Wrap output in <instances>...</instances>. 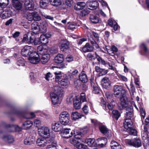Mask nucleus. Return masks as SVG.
Listing matches in <instances>:
<instances>
[{
    "mask_svg": "<svg viewBox=\"0 0 149 149\" xmlns=\"http://www.w3.org/2000/svg\"><path fill=\"white\" fill-rule=\"evenodd\" d=\"M71 143L73 144L74 146L76 148L80 143L75 139H73L71 141Z\"/></svg>",
    "mask_w": 149,
    "mask_h": 149,
    "instance_id": "59",
    "label": "nucleus"
},
{
    "mask_svg": "<svg viewBox=\"0 0 149 149\" xmlns=\"http://www.w3.org/2000/svg\"><path fill=\"white\" fill-rule=\"evenodd\" d=\"M41 19L40 16L37 13L33 12V20L39 21Z\"/></svg>",
    "mask_w": 149,
    "mask_h": 149,
    "instance_id": "51",
    "label": "nucleus"
},
{
    "mask_svg": "<svg viewBox=\"0 0 149 149\" xmlns=\"http://www.w3.org/2000/svg\"><path fill=\"white\" fill-rule=\"evenodd\" d=\"M31 29L34 33L36 34L39 31V26L38 23L34 22L31 24Z\"/></svg>",
    "mask_w": 149,
    "mask_h": 149,
    "instance_id": "36",
    "label": "nucleus"
},
{
    "mask_svg": "<svg viewBox=\"0 0 149 149\" xmlns=\"http://www.w3.org/2000/svg\"><path fill=\"white\" fill-rule=\"evenodd\" d=\"M99 142L98 144L99 147H102L105 145L107 142V139L105 137H102L98 138L97 139Z\"/></svg>",
    "mask_w": 149,
    "mask_h": 149,
    "instance_id": "28",
    "label": "nucleus"
},
{
    "mask_svg": "<svg viewBox=\"0 0 149 149\" xmlns=\"http://www.w3.org/2000/svg\"><path fill=\"white\" fill-rule=\"evenodd\" d=\"M90 31H88V41L91 43L94 48L98 49L99 48V45L95 42L94 40L92 37V36L90 33Z\"/></svg>",
    "mask_w": 149,
    "mask_h": 149,
    "instance_id": "18",
    "label": "nucleus"
},
{
    "mask_svg": "<svg viewBox=\"0 0 149 149\" xmlns=\"http://www.w3.org/2000/svg\"><path fill=\"white\" fill-rule=\"evenodd\" d=\"M114 94L116 95H118L120 94H124L126 92V91L121 85H115L113 87Z\"/></svg>",
    "mask_w": 149,
    "mask_h": 149,
    "instance_id": "8",
    "label": "nucleus"
},
{
    "mask_svg": "<svg viewBox=\"0 0 149 149\" xmlns=\"http://www.w3.org/2000/svg\"><path fill=\"white\" fill-rule=\"evenodd\" d=\"M55 75V80L56 82L58 81L62 77V73L61 71H57L54 73Z\"/></svg>",
    "mask_w": 149,
    "mask_h": 149,
    "instance_id": "47",
    "label": "nucleus"
},
{
    "mask_svg": "<svg viewBox=\"0 0 149 149\" xmlns=\"http://www.w3.org/2000/svg\"><path fill=\"white\" fill-rule=\"evenodd\" d=\"M54 92L51 94V97L53 104H57L59 103V97L63 94V91L59 86H56L54 88Z\"/></svg>",
    "mask_w": 149,
    "mask_h": 149,
    "instance_id": "1",
    "label": "nucleus"
},
{
    "mask_svg": "<svg viewBox=\"0 0 149 149\" xmlns=\"http://www.w3.org/2000/svg\"><path fill=\"white\" fill-rule=\"evenodd\" d=\"M100 103L103 109L105 110H107V108L109 110H112L113 109V104L111 105L108 103H106L103 99L101 100Z\"/></svg>",
    "mask_w": 149,
    "mask_h": 149,
    "instance_id": "20",
    "label": "nucleus"
},
{
    "mask_svg": "<svg viewBox=\"0 0 149 149\" xmlns=\"http://www.w3.org/2000/svg\"><path fill=\"white\" fill-rule=\"evenodd\" d=\"M50 38L49 36H46L45 35H42L40 36V39L41 43L46 44L48 42V38Z\"/></svg>",
    "mask_w": 149,
    "mask_h": 149,
    "instance_id": "40",
    "label": "nucleus"
},
{
    "mask_svg": "<svg viewBox=\"0 0 149 149\" xmlns=\"http://www.w3.org/2000/svg\"><path fill=\"white\" fill-rule=\"evenodd\" d=\"M38 134L42 137L48 138L50 136L49 129L46 127H42L38 129Z\"/></svg>",
    "mask_w": 149,
    "mask_h": 149,
    "instance_id": "4",
    "label": "nucleus"
},
{
    "mask_svg": "<svg viewBox=\"0 0 149 149\" xmlns=\"http://www.w3.org/2000/svg\"><path fill=\"white\" fill-rule=\"evenodd\" d=\"M132 122L131 119H125V121L123 123V126L125 129L130 130L132 128Z\"/></svg>",
    "mask_w": 149,
    "mask_h": 149,
    "instance_id": "22",
    "label": "nucleus"
},
{
    "mask_svg": "<svg viewBox=\"0 0 149 149\" xmlns=\"http://www.w3.org/2000/svg\"><path fill=\"white\" fill-rule=\"evenodd\" d=\"M50 58V56L49 54H45L42 56L41 61L42 64H45L47 62Z\"/></svg>",
    "mask_w": 149,
    "mask_h": 149,
    "instance_id": "34",
    "label": "nucleus"
},
{
    "mask_svg": "<svg viewBox=\"0 0 149 149\" xmlns=\"http://www.w3.org/2000/svg\"><path fill=\"white\" fill-rule=\"evenodd\" d=\"M120 104L118 106V109L120 110H122L125 108H126V113H128L133 112L132 108L128 106V102L127 97L122 96L120 98Z\"/></svg>",
    "mask_w": 149,
    "mask_h": 149,
    "instance_id": "2",
    "label": "nucleus"
},
{
    "mask_svg": "<svg viewBox=\"0 0 149 149\" xmlns=\"http://www.w3.org/2000/svg\"><path fill=\"white\" fill-rule=\"evenodd\" d=\"M29 60L32 63L36 64L38 63L40 60V58L35 51L29 56Z\"/></svg>",
    "mask_w": 149,
    "mask_h": 149,
    "instance_id": "7",
    "label": "nucleus"
},
{
    "mask_svg": "<svg viewBox=\"0 0 149 149\" xmlns=\"http://www.w3.org/2000/svg\"><path fill=\"white\" fill-rule=\"evenodd\" d=\"M34 141V138L30 136L27 137L24 140V143L26 145H29L33 143Z\"/></svg>",
    "mask_w": 149,
    "mask_h": 149,
    "instance_id": "27",
    "label": "nucleus"
},
{
    "mask_svg": "<svg viewBox=\"0 0 149 149\" xmlns=\"http://www.w3.org/2000/svg\"><path fill=\"white\" fill-rule=\"evenodd\" d=\"M50 141L47 140L43 137L38 138L36 141V143L37 146L40 147H44L48 143H50Z\"/></svg>",
    "mask_w": 149,
    "mask_h": 149,
    "instance_id": "9",
    "label": "nucleus"
},
{
    "mask_svg": "<svg viewBox=\"0 0 149 149\" xmlns=\"http://www.w3.org/2000/svg\"><path fill=\"white\" fill-rule=\"evenodd\" d=\"M27 116L25 117L27 119H30L34 117L35 116L34 113L33 112H31L30 113L27 114Z\"/></svg>",
    "mask_w": 149,
    "mask_h": 149,
    "instance_id": "64",
    "label": "nucleus"
},
{
    "mask_svg": "<svg viewBox=\"0 0 149 149\" xmlns=\"http://www.w3.org/2000/svg\"><path fill=\"white\" fill-rule=\"evenodd\" d=\"M91 85L93 88V92L95 94H97L99 93V89L97 87L96 84L94 82L91 83Z\"/></svg>",
    "mask_w": 149,
    "mask_h": 149,
    "instance_id": "48",
    "label": "nucleus"
},
{
    "mask_svg": "<svg viewBox=\"0 0 149 149\" xmlns=\"http://www.w3.org/2000/svg\"><path fill=\"white\" fill-rule=\"evenodd\" d=\"M99 129L101 132L103 134H105L107 133L108 131V129L104 126L102 125L99 127Z\"/></svg>",
    "mask_w": 149,
    "mask_h": 149,
    "instance_id": "50",
    "label": "nucleus"
},
{
    "mask_svg": "<svg viewBox=\"0 0 149 149\" xmlns=\"http://www.w3.org/2000/svg\"><path fill=\"white\" fill-rule=\"evenodd\" d=\"M50 142L51 144L47 146L46 149H57L56 147L57 144L56 141L52 140L50 141Z\"/></svg>",
    "mask_w": 149,
    "mask_h": 149,
    "instance_id": "37",
    "label": "nucleus"
},
{
    "mask_svg": "<svg viewBox=\"0 0 149 149\" xmlns=\"http://www.w3.org/2000/svg\"><path fill=\"white\" fill-rule=\"evenodd\" d=\"M74 106L75 109H79L81 107V102L80 100L76 99L74 101Z\"/></svg>",
    "mask_w": 149,
    "mask_h": 149,
    "instance_id": "45",
    "label": "nucleus"
},
{
    "mask_svg": "<svg viewBox=\"0 0 149 149\" xmlns=\"http://www.w3.org/2000/svg\"><path fill=\"white\" fill-rule=\"evenodd\" d=\"M89 13V12L87 9H84L80 12V15L81 17H84Z\"/></svg>",
    "mask_w": 149,
    "mask_h": 149,
    "instance_id": "57",
    "label": "nucleus"
},
{
    "mask_svg": "<svg viewBox=\"0 0 149 149\" xmlns=\"http://www.w3.org/2000/svg\"><path fill=\"white\" fill-rule=\"evenodd\" d=\"M133 112L130 113H126L125 119H131L133 118Z\"/></svg>",
    "mask_w": 149,
    "mask_h": 149,
    "instance_id": "60",
    "label": "nucleus"
},
{
    "mask_svg": "<svg viewBox=\"0 0 149 149\" xmlns=\"http://www.w3.org/2000/svg\"><path fill=\"white\" fill-rule=\"evenodd\" d=\"M22 41L26 43L29 44V41L28 36L26 34H25L22 40Z\"/></svg>",
    "mask_w": 149,
    "mask_h": 149,
    "instance_id": "62",
    "label": "nucleus"
},
{
    "mask_svg": "<svg viewBox=\"0 0 149 149\" xmlns=\"http://www.w3.org/2000/svg\"><path fill=\"white\" fill-rule=\"evenodd\" d=\"M83 116L82 114L77 112L75 111L72 113L71 117L72 120H75L81 118Z\"/></svg>",
    "mask_w": 149,
    "mask_h": 149,
    "instance_id": "24",
    "label": "nucleus"
},
{
    "mask_svg": "<svg viewBox=\"0 0 149 149\" xmlns=\"http://www.w3.org/2000/svg\"><path fill=\"white\" fill-rule=\"evenodd\" d=\"M74 85L76 88H78L81 85V82L79 80H77L74 82Z\"/></svg>",
    "mask_w": 149,
    "mask_h": 149,
    "instance_id": "63",
    "label": "nucleus"
},
{
    "mask_svg": "<svg viewBox=\"0 0 149 149\" xmlns=\"http://www.w3.org/2000/svg\"><path fill=\"white\" fill-rule=\"evenodd\" d=\"M33 125V122L31 121H27L24 123L22 126V129L26 130L31 127Z\"/></svg>",
    "mask_w": 149,
    "mask_h": 149,
    "instance_id": "42",
    "label": "nucleus"
},
{
    "mask_svg": "<svg viewBox=\"0 0 149 149\" xmlns=\"http://www.w3.org/2000/svg\"><path fill=\"white\" fill-rule=\"evenodd\" d=\"M83 142V141H82ZM95 139H88L85 140L84 142L87 144L90 147H93L95 146Z\"/></svg>",
    "mask_w": 149,
    "mask_h": 149,
    "instance_id": "26",
    "label": "nucleus"
},
{
    "mask_svg": "<svg viewBox=\"0 0 149 149\" xmlns=\"http://www.w3.org/2000/svg\"><path fill=\"white\" fill-rule=\"evenodd\" d=\"M24 5L26 8L29 10H32L34 8V6L33 0H26Z\"/></svg>",
    "mask_w": 149,
    "mask_h": 149,
    "instance_id": "19",
    "label": "nucleus"
},
{
    "mask_svg": "<svg viewBox=\"0 0 149 149\" xmlns=\"http://www.w3.org/2000/svg\"><path fill=\"white\" fill-rule=\"evenodd\" d=\"M81 101L84 102L86 101V100L85 97V95L84 93H82L81 94Z\"/></svg>",
    "mask_w": 149,
    "mask_h": 149,
    "instance_id": "61",
    "label": "nucleus"
},
{
    "mask_svg": "<svg viewBox=\"0 0 149 149\" xmlns=\"http://www.w3.org/2000/svg\"><path fill=\"white\" fill-rule=\"evenodd\" d=\"M52 75L50 72L47 73L45 75V79L49 81L52 79Z\"/></svg>",
    "mask_w": 149,
    "mask_h": 149,
    "instance_id": "58",
    "label": "nucleus"
},
{
    "mask_svg": "<svg viewBox=\"0 0 149 149\" xmlns=\"http://www.w3.org/2000/svg\"><path fill=\"white\" fill-rule=\"evenodd\" d=\"M87 4L89 7L94 9H95L98 6L97 2L93 1V0H88L87 2Z\"/></svg>",
    "mask_w": 149,
    "mask_h": 149,
    "instance_id": "25",
    "label": "nucleus"
},
{
    "mask_svg": "<svg viewBox=\"0 0 149 149\" xmlns=\"http://www.w3.org/2000/svg\"><path fill=\"white\" fill-rule=\"evenodd\" d=\"M62 136L64 138H68L72 135V133L70 129H65L61 132Z\"/></svg>",
    "mask_w": 149,
    "mask_h": 149,
    "instance_id": "12",
    "label": "nucleus"
},
{
    "mask_svg": "<svg viewBox=\"0 0 149 149\" xmlns=\"http://www.w3.org/2000/svg\"><path fill=\"white\" fill-rule=\"evenodd\" d=\"M76 148L78 149H88V147L86 145L79 143Z\"/></svg>",
    "mask_w": 149,
    "mask_h": 149,
    "instance_id": "56",
    "label": "nucleus"
},
{
    "mask_svg": "<svg viewBox=\"0 0 149 149\" xmlns=\"http://www.w3.org/2000/svg\"><path fill=\"white\" fill-rule=\"evenodd\" d=\"M47 24L44 22H43L40 23L39 26V30L42 33H45L47 31Z\"/></svg>",
    "mask_w": 149,
    "mask_h": 149,
    "instance_id": "29",
    "label": "nucleus"
},
{
    "mask_svg": "<svg viewBox=\"0 0 149 149\" xmlns=\"http://www.w3.org/2000/svg\"><path fill=\"white\" fill-rule=\"evenodd\" d=\"M2 139L4 141L9 143L14 142V139L13 137L10 135H7L2 137Z\"/></svg>",
    "mask_w": 149,
    "mask_h": 149,
    "instance_id": "23",
    "label": "nucleus"
},
{
    "mask_svg": "<svg viewBox=\"0 0 149 149\" xmlns=\"http://www.w3.org/2000/svg\"><path fill=\"white\" fill-rule=\"evenodd\" d=\"M89 30L90 31V33L91 35V33H92L93 36L96 39L97 41L98 42L99 41V34L98 33H97L96 32H95V31L93 30H91L90 29H88L87 33V36L88 37V34L89 33L88 31Z\"/></svg>",
    "mask_w": 149,
    "mask_h": 149,
    "instance_id": "44",
    "label": "nucleus"
},
{
    "mask_svg": "<svg viewBox=\"0 0 149 149\" xmlns=\"http://www.w3.org/2000/svg\"><path fill=\"white\" fill-rule=\"evenodd\" d=\"M60 48L61 51H65L69 48V43L66 40H62L60 42Z\"/></svg>",
    "mask_w": 149,
    "mask_h": 149,
    "instance_id": "17",
    "label": "nucleus"
},
{
    "mask_svg": "<svg viewBox=\"0 0 149 149\" xmlns=\"http://www.w3.org/2000/svg\"><path fill=\"white\" fill-rule=\"evenodd\" d=\"M86 4L84 2H78L76 5L74 6V8L75 10H78L83 9L84 8Z\"/></svg>",
    "mask_w": 149,
    "mask_h": 149,
    "instance_id": "30",
    "label": "nucleus"
},
{
    "mask_svg": "<svg viewBox=\"0 0 149 149\" xmlns=\"http://www.w3.org/2000/svg\"><path fill=\"white\" fill-rule=\"evenodd\" d=\"M113 116L116 120H117L121 116V113L117 110H113L112 111Z\"/></svg>",
    "mask_w": 149,
    "mask_h": 149,
    "instance_id": "46",
    "label": "nucleus"
},
{
    "mask_svg": "<svg viewBox=\"0 0 149 149\" xmlns=\"http://www.w3.org/2000/svg\"><path fill=\"white\" fill-rule=\"evenodd\" d=\"M58 84H60L63 88H66L69 84V82L67 79H64L58 82Z\"/></svg>",
    "mask_w": 149,
    "mask_h": 149,
    "instance_id": "31",
    "label": "nucleus"
},
{
    "mask_svg": "<svg viewBox=\"0 0 149 149\" xmlns=\"http://www.w3.org/2000/svg\"><path fill=\"white\" fill-rule=\"evenodd\" d=\"M96 55V58L97 59V60L99 62L102 64L104 65L106 64L105 61L102 59L96 53H95Z\"/></svg>",
    "mask_w": 149,
    "mask_h": 149,
    "instance_id": "54",
    "label": "nucleus"
},
{
    "mask_svg": "<svg viewBox=\"0 0 149 149\" xmlns=\"http://www.w3.org/2000/svg\"><path fill=\"white\" fill-rule=\"evenodd\" d=\"M101 84L103 88L106 89H109L111 86V81L107 77H104L102 79Z\"/></svg>",
    "mask_w": 149,
    "mask_h": 149,
    "instance_id": "10",
    "label": "nucleus"
},
{
    "mask_svg": "<svg viewBox=\"0 0 149 149\" xmlns=\"http://www.w3.org/2000/svg\"><path fill=\"white\" fill-rule=\"evenodd\" d=\"M59 119L60 123L62 125H68L70 120V115L66 111H63L59 115Z\"/></svg>",
    "mask_w": 149,
    "mask_h": 149,
    "instance_id": "3",
    "label": "nucleus"
},
{
    "mask_svg": "<svg viewBox=\"0 0 149 149\" xmlns=\"http://www.w3.org/2000/svg\"><path fill=\"white\" fill-rule=\"evenodd\" d=\"M111 149H122L121 145L115 141L112 140L111 143Z\"/></svg>",
    "mask_w": 149,
    "mask_h": 149,
    "instance_id": "32",
    "label": "nucleus"
},
{
    "mask_svg": "<svg viewBox=\"0 0 149 149\" xmlns=\"http://www.w3.org/2000/svg\"><path fill=\"white\" fill-rule=\"evenodd\" d=\"M17 64L19 66H23L24 65V60L22 58L18 59Z\"/></svg>",
    "mask_w": 149,
    "mask_h": 149,
    "instance_id": "49",
    "label": "nucleus"
},
{
    "mask_svg": "<svg viewBox=\"0 0 149 149\" xmlns=\"http://www.w3.org/2000/svg\"><path fill=\"white\" fill-rule=\"evenodd\" d=\"M63 3L64 5H62V9H65L66 8V5L69 7L71 6L70 0H64Z\"/></svg>",
    "mask_w": 149,
    "mask_h": 149,
    "instance_id": "52",
    "label": "nucleus"
},
{
    "mask_svg": "<svg viewBox=\"0 0 149 149\" xmlns=\"http://www.w3.org/2000/svg\"><path fill=\"white\" fill-rule=\"evenodd\" d=\"M26 18L30 21L33 20V12L27 13L26 14Z\"/></svg>",
    "mask_w": 149,
    "mask_h": 149,
    "instance_id": "53",
    "label": "nucleus"
},
{
    "mask_svg": "<svg viewBox=\"0 0 149 149\" xmlns=\"http://www.w3.org/2000/svg\"><path fill=\"white\" fill-rule=\"evenodd\" d=\"M89 19L91 22L93 24L97 23L99 22L98 17L93 15H90Z\"/></svg>",
    "mask_w": 149,
    "mask_h": 149,
    "instance_id": "41",
    "label": "nucleus"
},
{
    "mask_svg": "<svg viewBox=\"0 0 149 149\" xmlns=\"http://www.w3.org/2000/svg\"><path fill=\"white\" fill-rule=\"evenodd\" d=\"M126 142L127 144L137 148L140 147L142 145L141 140L139 138L127 140Z\"/></svg>",
    "mask_w": 149,
    "mask_h": 149,
    "instance_id": "6",
    "label": "nucleus"
},
{
    "mask_svg": "<svg viewBox=\"0 0 149 149\" xmlns=\"http://www.w3.org/2000/svg\"><path fill=\"white\" fill-rule=\"evenodd\" d=\"M93 50V48L88 43H86L85 46L82 48L83 51L85 52H91Z\"/></svg>",
    "mask_w": 149,
    "mask_h": 149,
    "instance_id": "38",
    "label": "nucleus"
},
{
    "mask_svg": "<svg viewBox=\"0 0 149 149\" xmlns=\"http://www.w3.org/2000/svg\"><path fill=\"white\" fill-rule=\"evenodd\" d=\"M52 128L55 132H58L61 131L62 126L59 122H54L52 124Z\"/></svg>",
    "mask_w": 149,
    "mask_h": 149,
    "instance_id": "21",
    "label": "nucleus"
},
{
    "mask_svg": "<svg viewBox=\"0 0 149 149\" xmlns=\"http://www.w3.org/2000/svg\"><path fill=\"white\" fill-rule=\"evenodd\" d=\"M11 128L12 129H15V130H13L11 131V132H14L15 131L16 132H19L21 131L22 128L21 127H19L18 125L13 126L11 127Z\"/></svg>",
    "mask_w": 149,
    "mask_h": 149,
    "instance_id": "55",
    "label": "nucleus"
},
{
    "mask_svg": "<svg viewBox=\"0 0 149 149\" xmlns=\"http://www.w3.org/2000/svg\"><path fill=\"white\" fill-rule=\"evenodd\" d=\"M35 49L31 46H25L22 50L21 53L24 56H26L28 55L30 56L33 53Z\"/></svg>",
    "mask_w": 149,
    "mask_h": 149,
    "instance_id": "5",
    "label": "nucleus"
},
{
    "mask_svg": "<svg viewBox=\"0 0 149 149\" xmlns=\"http://www.w3.org/2000/svg\"><path fill=\"white\" fill-rule=\"evenodd\" d=\"M64 61V56L62 54H58L54 58V61L56 63H61Z\"/></svg>",
    "mask_w": 149,
    "mask_h": 149,
    "instance_id": "35",
    "label": "nucleus"
},
{
    "mask_svg": "<svg viewBox=\"0 0 149 149\" xmlns=\"http://www.w3.org/2000/svg\"><path fill=\"white\" fill-rule=\"evenodd\" d=\"M49 1V0H40V7L43 8H45L48 6Z\"/></svg>",
    "mask_w": 149,
    "mask_h": 149,
    "instance_id": "39",
    "label": "nucleus"
},
{
    "mask_svg": "<svg viewBox=\"0 0 149 149\" xmlns=\"http://www.w3.org/2000/svg\"><path fill=\"white\" fill-rule=\"evenodd\" d=\"M64 0H49V2L51 5L55 6H60L62 9V5H64Z\"/></svg>",
    "mask_w": 149,
    "mask_h": 149,
    "instance_id": "13",
    "label": "nucleus"
},
{
    "mask_svg": "<svg viewBox=\"0 0 149 149\" xmlns=\"http://www.w3.org/2000/svg\"><path fill=\"white\" fill-rule=\"evenodd\" d=\"M79 80L84 83L88 81L87 75L84 72H82L79 75Z\"/></svg>",
    "mask_w": 149,
    "mask_h": 149,
    "instance_id": "33",
    "label": "nucleus"
},
{
    "mask_svg": "<svg viewBox=\"0 0 149 149\" xmlns=\"http://www.w3.org/2000/svg\"><path fill=\"white\" fill-rule=\"evenodd\" d=\"M12 5L13 7L17 10H20L22 8V3L18 0H12Z\"/></svg>",
    "mask_w": 149,
    "mask_h": 149,
    "instance_id": "16",
    "label": "nucleus"
},
{
    "mask_svg": "<svg viewBox=\"0 0 149 149\" xmlns=\"http://www.w3.org/2000/svg\"><path fill=\"white\" fill-rule=\"evenodd\" d=\"M9 3V0H0V7L4 8L8 5Z\"/></svg>",
    "mask_w": 149,
    "mask_h": 149,
    "instance_id": "43",
    "label": "nucleus"
},
{
    "mask_svg": "<svg viewBox=\"0 0 149 149\" xmlns=\"http://www.w3.org/2000/svg\"><path fill=\"white\" fill-rule=\"evenodd\" d=\"M48 47L46 45H40L39 46L37 49V53L38 54L41 55H43L47 53L48 52Z\"/></svg>",
    "mask_w": 149,
    "mask_h": 149,
    "instance_id": "15",
    "label": "nucleus"
},
{
    "mask_svg": "<svg viewBox=\"0 0 149 149\" xmlns=\"http://www.w3.org/2000/svg\"><path fill=\"white\" fill-rule=\"evenodd\" d=\"M13 13L11 11H4L0 10V17L3 19H6L11 16Z\"/></svg>",
    "mask_w": 149,
    "mask_h": 149,
    "instance_id": "14",
    "label": "nucleus"
},
{
    "mask_svg": "<svg viewBox=\"0 0 149 149\" xmlns=\"http://www.w3.org/2000/svg\"><path fill=\"white\" fill-rule=\"evenodd\" d=\"M144 131L142 133L141 137L145 143L147 144L149 143V138L148 134L147 128L146 126H144Z\"/></svg>",
    "mask_w": 149,
    "mask_h": 149,
    "instance_id": "11",
    "label": "nucleus"
}]
</instances>
